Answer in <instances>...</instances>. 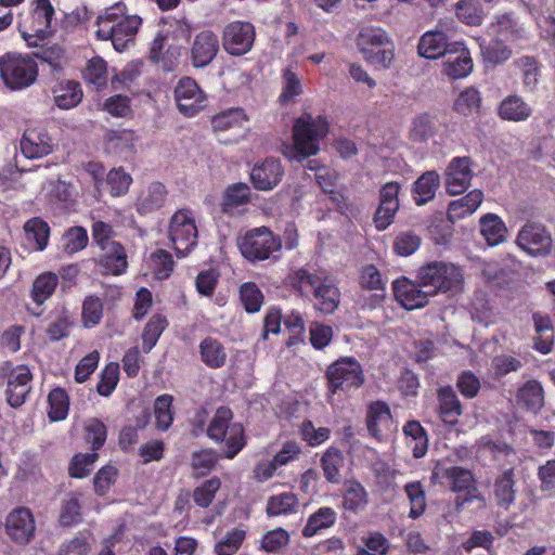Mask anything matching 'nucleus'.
Masks as SVG:
<instances>
[{
  "instance_id": "f257e3e1",
  "label": "nucleus",
  "mask_w": 555,
  "mask_h": 555,
  "mask_svg": "<svg viewBox=\"0 0 555 555\" xmlns=\"http://www.w3.org/2000/svg\"><path fill=\"white\" fill-rule=\"evenodd\" d=\"M141 25L139 15L129 14L124 2H116L98 16L95 36L100 40H111L114 49L122 52L134 41Z\"/></svg>"
},
{
  "instance_id": "f03ea898",
  "label": "nucleus",
  "mask_w": 555,
  "mask_h": 555,
  "mask_svg": "<svg viewBox=\"0 0 555 555\" xmlns=\"http://www.w3.org/2000/svg\"><path fill=\"white\" fill-rule=\"evenodd\" d=\"M434 482L442 483L446 480L453 492L456 493L455 507L462 511L465 505L473 504L474 508L485 507L486 502L480 494L473 473L460 466H446L437 463L431 472Z\"/></svg>"
},
{
  "instance_id": "7ed1b4c3",
  "label": "nucleus",
  "mask_w": 555,
  "mask_h": 555,
  "mask_svg": "<svg viewBox=\"0 0 555 555\" xmlns=\"http://www.w3.org/2000/svg\"><path fill=\"white\" fill-rule=\"evenodd\" d=\"M55 10L50 0H30L17 16V29L27 46H38L54 33Z\"/></svg>"
},
{
  "instance_id": "20e7f679",
  "label": "nucleus",
  "mask_w": 555,
  "mask_h": 555,
  "mask_svg": "<svg viewBox=\"0 0 555 555\" xmlns=\"http://www.w3.org/2000/svg\"><path fill=\"white\" fill-rule=\"evenodd\" d=\"M330 130L327 118L323 115L313 117L310 113H304L296 118L292 128L293 147L297 156L308 158L318 154L320 141Z\"/></svg>"
},
{
  "instance_id": "39448f33",
  "label": "nucleus",
  "mask_w": 555,
  "mask_h": 555,
  "mask_svg": "<svg viewBox=\"0 0 555 555\" xmlns=\"http://www.w3.org/2000/svg\"><path fill=\"white\" fill-rule=\"evenodd\" d=\"M207 436L216 443H223L224 456L234 459L245 447L244 427L238 422H233V412L228 406H220L212 416Z\"/></svg>"
},
{
  "instance_id": "423d86ee",
  "label": "nucleus",
  "mask_w": 555,
  "mask_h": 555,
  "mask_svg": "<svg viewBox=\"0 0 555 555\" xmlns=\"http://www.w3.org/2000/svg\"><path fill=\"white\" fill-rule=\"evenodd\" d=\"M38 75V64L31 55L10 51L0 56V78L12 91L33 86Z\"/></svg>"
},
{
  "instance_id": "0eeeda50",
  "label": "nucleus",
  "mask_w": 555,
  "mask_h": 555,
  "mask_svg": "<svg viewBox=\"0 0 555 555\" xmlns=\"http://www.w3.org/2000/svg\"><path fill=\"white\" fill-rule=\"evenodd\" d=\"M242 256L250 262L270 259L282 249V238L269 228L262 225L247 230L237 238Z\"/></svg>"
},
{
  "instance_id": "6e6552de",
  "label": "nucleus",
  "mask_w": 555,
  "mask_h": 555,
  "mask_svg": "<svg viewBox=\"0 0 555 555\" xmlns=\"http://www.w3.org/2000/svg\"><path fill=\"white\" fill-rule=\"evenodd\" d=\"M416 276L423 287H433L430 295L459 289L464 282L461 269L443 261H431L422 266Z\"/></svg>"
},
{
  "instance_id": "1a4fd4ad",
  "label": "nucleus",
  "mask_w": 555,
  "mask_h": 555,
  "mask_svg": "<svg viewBox=\"0 0 555 555\" xmlns=\"http://www.w3.org/2000/svg\"><path fill=\"white\" fill-rule=\"evenodd\" d=\"M169 240L178 257L189 255L197 245L198 231L192 210H177L169 222Z\"/></svg>"
},
{
  "instance_id": "9d476101",
  "label": "nucleus",
  "mask_w": 555,
  "mask_h": 555,
  "mask_svg": "<svg viewBox=\"0 0 555 555\" xmlns=\"http://www.w3.org/2000/svg\"><path fill=\"white\" fill-rule=\"evenodd\" d=\"M256 30L250 22L234 21L224 26L221 42L224 51L232 56L247 54L254 46Z\"/></svg>"
},
{
  "instance_id": "9b49d317",
  "label": "nucleus",
  "mask_w": 555,
  "mask_h": 555,
  "mask_svg": "<svg viewBox=\"0 0 555 555\" xmlns=\"http://www.w3.org/2000/svg\"><path fill=\"white\" fill-rule=\"evenodd\" d=\"M517 245L531 256H546L553 247V238L545 225L528 221L518 232Z\"/></svg>"
},
{
  "instance_id": "f8f14e48",
  "label": "nucleus",
  "mask_w": 555,
  "mask_h": 555,
  "mask_svg": "<svg viewBox=\"0 0 555 555\" xmlns=\"http://www.w3.org/2000/svg\"><path fill=\"white\" fill-rule=\"evenodd\" d=\"M179 112L185 117H193L206 106L207 96L196 80L191 77L181 78L173 90Z\"/></svg>"
},
{
  "instance_id": "ddd939ff",
  "label": "nucleus",
  "mask_w": 555,
  "mask_h": 555,
  "mask_svg": "<svg viewBox=\"0 0 555 555\" xmlns=\"http://www.w3.org/2000/svg\"><path fill=\"white\" fill-rule=\"evenodd\" d=\"M401 185L396 181L385 183L379 190V205L373 222L378 231H385L395 220L399 210V192Z\"/></svg>"
},
{
  "instance_id": "4468645a",
  "label": "nucleus",
  "mask_w": 555,
  "mask_h": 555,
  "mask_svg": "<svg viewBox=\"0 0 555 555\" xmlns=\"http://www.w3.org/2000/svg\"><path fill=\"white\" fill-rule=\"evenodd\" d=\"M473 179L472 159L467 156L453 157L444 172L446 191L450 195L464 193Z\"/></svg>"
},
{
  "instance_id": "2eb2a0df",
  "label": "nucleus",
  "mask_w": 555,
  "mask_h": 555,
  "mask_svg": "<svg viewBox=\"0 0 555 555\" xmlns=\"http://www.w3.org/2000/svg\"><path fill=\"white\" fill-rule=\"evenodd\" d=\"M220 50L218 36L212 30L197 33L190 49V60L195 68H204L216 59Z\"/></svg>"
},
{
  "instance_id": "dca6fc26",
  "label": "nucleus",
  "mask_w": 555,
  "mask_h": 555,
  "mask_svg": "<svg viewBox=\"0 0 555 555\" xmlns=\"http://www.w3.org/2000/svg\"><path fill=\"white\" fill-rule=\"evenodd\" d=\"M284 176V168L280 159L267 157L256 163L250 170V182L258 191H271Z\"/></svg>"
},
{
  "instance_id": "f3484780",
  "label": "nucleus",
  "mask_w": 555,
  "mask_h": 555,
  "mask_svg": "<svg viewBox=\"0 0 555 555\" xmlns=\"http://www.w3.org/2000/svg\"><path fill=\"white\" fill-rule=\"evenodd\" d=\"M443 73L451 79H463L467 77L474 68V62L469 50L463 42H452L449 52L442 63Z\"/></svg>"
},
{
  "instance_id": "a211bd4d",
  "label": "nucleus",
  "mask_w": 555,
  "mask_h": 555,
  "mask_svg": "<svg viewBox=\"0 0 555 555\" xmlns=\"http://www.w3.org/2000/svg\"><path fill=\"white\" fill-rule=\"evenodd\" d=\"M36 530L34 515L27 507H16L7 517V534L18 544H26Z\"/></svg>"
},
{
  "instance_id": "6ab92c4d",
  "label": "nucleus",
  "mask_w": 555,
  "mask_h": 555,
  "mask_svg": "<svg viewBox=\"0 0 555 555\" xmlns=\"http://www.w3.org/2000/svg\"><path fill=\"white\" fill-rule=\"evenodd\" d=\"M421 283H415L408 278L397 279L392 283L396 300L406 310L425 307L428 304L430 293L421 289Z\"/></svg>"
},
{
  "instance_id": "aec40b11",
  "label": "nucleus",
  "mask_w": 555,
  "mask_h": 555,
  "mask_svg": "<svg viewBox=\"0 0 555 555\" xmlns=\"http://www.w3.org/2000/svg\"><path fill=\"white\" fill-rule=\"evenodd\" d=\"M38 43V46H27L35 49L33 57L39 60L42 65H47L51 74H63L69 65V57L65 48L59 43L47 44L46 41H39Z\"/></svg>"
},
{
  "instance_id": "412c9836",
  "label": "nucleus",
  "mask_w": 555,
  "mask_h": 555,
  "mask_svg": "<svg viewBox=\"0 0 555 555\" xmlns=\"http://www.w3.org/2000/svg\"><path fill=\"white\" fill-rule=\"evenodd\" d=\"M21 151L29 159L43 157L52 152L51 138L42 128H28L21 140Z\"/></svg>"
},
{
  "instance_id": "4be33fe9",
  "label": "nucleus",
  "mask_w": 555,
  "mask_h": 555,
  "mask_svg": "<svg viewBox=\"0 0 555 555\" xmlns=\"http://www.w3.org/2000/svg\"><path fill=\"white\" fill-rule=\"evenodd\" d=\"M392 416L388 404L384 401L371 402L366 411V427L370 435L380 439L391 429Z\"/></svg>"
},
{
  "instance_id": "5701e85b",
  "label": "nucleus",
  "mask_w": 555,
  "mask_h": 555,
  "mask_svg": "<svg viewBox=\"0 0 555 555\" xmlns=\"http://www.w3.org/2000/svg\"><path fill=\"white\" fill-rule=\"evenodd\" d=\"M98 264L103 269L104 274L121 275L128 268V257L124 245L114 242L101 249Z\"/></svg>"
},
{
  "instance_id": "b1692460",
  "label": "nucleus",
  "mask_w": 555,
  "mask_h": 555,
  "mask_svg": "<svg viewBox=\"0 0 555 555\" xmlns=\"http://www.w3.org/2000/svg\"><path fill=\"white\" fill-rule=\"evenodd\" d=\"M327 382H364L360 362L353 357H340L326 371Z\"/></svg>"
},
{
  "instance_id": "393cba45",
  "label": "nucleus",
  "mask_w": 555,
  "mask_h": 555,
  "mask_svg": "<svg viewBox=\"0 0 555 555\" xmlns=\"http://www.w3.org/2000/svg\"><path fill=\"white\" fill-rule=\"evenodd\" d=\"M311 292L315 300L314 307L317 310L324 314H330L337 309L340 291L328 278H322Z\"/></svg>"
},
{
  "instance_id": "a878e982",
  "label": "nucleus",
  "mask_w": 555,
  "mask_h": 555,
  "mask_svg": "<svg viewBox=\"0 0 555 555\" xmlns=\"http://www.w3.org/2000/svg\"><path fill=\"white\" fill-rule=\"evenodd\" d=\"M451 48L448 42V36L442 30L426 31L420 39L417 52L420 56L428 60H437L446 56Z\"/></svg>"
},
{
  "instance_id": "bb28decb",
  "label": "nucleus",
  "mask_w": 555,
  "mask_h": 555,
  "mask_svg": "<svg viewBox=\"0 0 555 555\" xmlns=\"http://www.w3.org/2000/svg\"><path fill=\"white\" fill-rule=\"evenodd\" d=\"M483 201V193L478 190H472L463 197L452 201L448 205L447 215L451 222L461 220L474 214Z\"/></svg>"
},
{
  "instance_id": "cd10ccee",
  "label": "nucleus",
  "mask_w": 555,
  "mask_h": 555,
  "mask_svg": "<svg viewBox=\"0 0 555 555\" xmlns=\"http://www.w3.org/2000/svg\"><path fill=\"white\" fill-rule=\"evenodd\" d=\"M440 186V176L435 170L425 171L413 184L412 196L417 206L431 202Z\"/></svg>"
},
{
  "instance_id": "c85d7f7f",
  "label": "nucleus",
  "mask_w": 555,
  "mask_h": 555,
  "mask_svg": "<svg viewBox=\"0 0 555 555\" xmlns=\"http://www.w3.org/2000/svg\"><path fill=\"white\" fill-rule=\"evenodd\" d=\"M482 96L480 91L469 86L464 88L454 99L452 109L460 116L474 117L481 112Z\"/></svg>"
},
{
  "instance_id": "c756f323",
  "label": "nucleus",
  "mask_w": 555,
  "mask_h": 555,
  "mask_svg": "<svg viewBox=\"0 0 555 555\" xmlns=\"http://www.w3.org/2000/svg\"><path fill=\"white\" fill-rule=\"evenodd\" d=\"M532 114L531 106L519 95H507L503 99L498 108L501 119L507 121H525Z\"/></svg>"
},
{
  "instance_id": "7c9ffc66",
  "label": "nucleus",
  "mask_w": 555,
  "mask_h": 555,
  "mask_svg": "<svg viewBox=\"0 0 555 555\" xmlns=\"http://www.w3.org/2000/svg\"><path fill=\"white\" fill-rule=\"evenodd\" d=\"M52 91L56 106L62 109L76 107L83 95L80 83L75 80L60 81Z\"/></svg>"
},
{
  "instance_id": "2f4dec72",
  "label": "nucleus",
  "mask_w": 555,
  "mask_h": 555,
  "mask_svg": "<svg viewBox=\"0 0 555 555\" xmlns=\"http://www.w3.org/2000/svg\"><path fill=\"white\" fill-rule=\"evenodd\" d=\"M167 195L166 186L160 182L151 183L146 191L138 197L135 206L140 215H146L158 210L164 206Z\"/></svg>"
},
{
  "instance_id": "473e14b6",
  "label": "nucleus",
  "mask_w": 555,
  "mask_h": 555,
  "mask_svg": "<svg viewBox=\"0 0 555 555\" xmlns=\"http://www.w3.org/2000/svg\"><path fill=\"white\" fill-rule=\"evenodd\" d=\"M248 120L249 116L243 107H230L214 115L210 124L215 132H225L243 127Z\"/></svg>"
},
{
  "instance_id": "72a5a7b5",
  "label": "nucleus",
  "mask_w": 555,
  "mask_h": 555,
  "mask_svg": "<svg viewBox=\"0 0 555 555\" xmlns=\"http://www.w3.org/2000/svg\"><path fill=\"white\" fill-rule=\"evenodd\" d=\"M479 48L483 62L488 64H503L512 56V49L499 37L492 38L489 41L480 40Z\"/></svg>"
},
{
  "instance_id": "f704fd0d",
  "label": "nucleus",
  "mask_w": 555,
  "mask_h": 555,
  "mask_svg": "<svg viewBox=\"0 0 555 555\" xmlns=\"http://www.w3.org/2000/svg\"><path fill=\"white\" fill-rule=\"evenodd\" d=\"M403 434L408 448L411 449L414 457H423L428 449V438L425 429L417 421H410L403 426Z\"/></svg>"
},
{
  "instance_id": "c9c22d12",
  "label": "nucleus",
  "mask_w": 555,
  "mask_h": 555,
  "mask_svg": "<svg viewBox=\"0 0 555 555\" xmlns=\"http://www.w3.org/2000/svg\"><path fill=\"white\" fill-rule=\"evenodd\" d=\"M299 501L294 492H283L271 495L267 501L266 512L269 517L297 513Z\"/></svg>"
},
{
  "instance_id": "e433bc0d",
  "label": "nucleus",
  "mask_w": 555,
  "mask_h": 555,
  "mask_svg": "<svg viewBox=\"0 0 555 555\" xmlns=\"http://www.w3.org/2000/svg\"><path fill=\"white\" fill-rule=\"evenodd\" d=\"M199 354L201 360L210 369H219L225 364V349L216 338H204L199 344Z\"/></svg>"
},
{
  "instance_id": "4c0bfd02",
  "label": "nucleus",
  "mask_w": 555,
  "mask_h": 555,
  "mask_svg": "<svg viewBox=\"0 0 555 555\" xmlns=\"http://www.w3.org/2000/svg\"><path fill=\"white\" fill-rule=\"evenodd\" d=\"M72 326L69 311L65 307H61L51 313V321L46 328V334L51 341H59L69 336Z\"/></svg>"
},
{
  "instance_id": "58836bf2",
  "label": "nucleus",
  "mask_w": 555,
  "mask_h": 555,
  "mask_svg": "<svg viewBox=\"0 0 555 555\" xmlns=\"http://www.w3.org/2000/svg\"><path fill=\"white\" fill-rule=\"evenodd\" d=\"M439 402H440V417L443 423L454 425L457 423V418L462 413L460 401L448 385L439 389Z\"/></svg>"
},
{
  "instance_id": "ea45409f",
  "label": "nucleus",
  "mask_w": 555,
  "mask_h": 555,
  "mask_svg": "<svg viewBox=\"0 0 555 555\" xmlns=\"http://www.w3.org/2000/svg\"><path fill=\"white\" fill-rule=\"evenodd\" d=\"M533 322L537 336L534 337L533 348L539 352L546 354L553 347V326L548 315L534 313Z\"/></svg>"
},
{
  "instance_id": "a19ab883",
  "label": "nucleus",
  "mask_w": 555,
  "mask_h": 555,
  "mask_svg": "<svg viewBox=\"0 0 555 555\" xmlns=\"http://www.w3.org/2000/svg\"><path fill=\"white\" fill-rule=\"evenodd\" d=\"M389 43V38L385 30L379 27H364L359 31L357 46L364 55L375 49H379Z\"/></svg>"
},
{
  "instance_id": "79ce46f5",
  "label": "nucleus",
  "mask_w": 555,
  "mask_h": 555,
  "mask_svg": "<svg viewBox=\"0 0 555 555\" xmlns=\"http://www.w3.org/2000/svg\"><path fill=\"white\" fill-rule=\"evenodd\" d=\"M59 276L54 272L39 274L33 282L31 298L38 306L43 305L55 292Z\"/></svg>"
},
{
  "instance_id": "37998d69",
  "label": "nucleus",
  "mask_w": 555,
  "mask_h": 555,
  "mask_svg": "<svg viewBox=\"0 0 555 555\" xmlns=\"http://www.w3.org/2000/svg\"><path fill=\"white\" fill-rule=\"evenodd\" d=\"M321 467L328 482L339 483L341 480L340 470L344 467L343 452L335 447L328 448L321 457Z\"/></svg>"
},
{
  "instance_id": "c03bdc74",
  "label": "nucleus",
  "mask_w": 555,
  "mask_h": 555,
  "mask_svg": "<svg viewBox=\"0 0 555 555\" xmlns=\"http://www.w3.org/2000/svg\"><path fill=\"white\" fill-rule=\"evenodd\" d=\"M168 324L167 318L160 313H155L150 318L142 332V348L144 352L149 353L153 349Z\"/></svg>"
},
{
  "instance_id": "a18cd8bd",
  "label": "nucleus",
  "mask_w": 555,
  "mask_h": 555,
  "mask_svg": "<svg viewBox=\"0 0 555 555\" xmlns=\"http://www.w3.org/2000/svg\"><path fill=\"white\" fill-rule=\"evenodd\" d=\"M480 231L488 244L495 246L504 241L506 227L500 217L487 214L480 218Z\"/></svg>"
},
{
  "instance_id": "49530a36",
  "label": "nucleus",
  "mask_w": 555,
  "mask_h": 555,
  "mask_svg": "<svg viewBox=\"0 0 555 555\" xmlns=\"http://www.w3.org/2000/svg\"><path fill=\"white\" fill-rule=\"evenodd\" d=\"M513 469L505 470L494 483V495L499 506L507 509L515 501Z\"/></svg>"
},
{
  "instance_id": "de8ad7c7",
  "label": "nucleus",
  "mask_w": 555,
  "mask_h": 555,
  "mask_svg": "<svg viewBox=\"0 0 555 555\" xmlns=\"http://www.w3.org/2000/svg\"><path fill=\"white\" fill-rule=\"evenodd\" d=\"M322 278L305 268L292 271L286 278V284L300 296L312 291Z\"/></svg>"
},
{
  "instance_id": "09e8293b",
  "label": "nucleus",
  "mask_w": 555,
  "mask_h": 555,
  "mask_svg": "<svg viewBox=\"0 0 555 555\" xmlns=\"http://www.w3.org/2000/svg\"><path fill=\"white\" fill-rule=\"evenodd\" d=\"M336 521V512L331 507H320L309 516L302 534L307 538L315 535L320 530L332 527Z\"/></svg>"
},
{
  "instance_id": "8fccbe9b",
  "label": "nucleus",
  "mask_w": 555,
  "mask_h": 555,
  "mask_svg": "<svg viewBox=\"0 0 555 555\" xmlns=\"http://www.w3.org/2000/svg\"><path fill=\"white\" fill-rule=\"evenodd\" d=\"M367 503L369 494L365 488L358 481L349 482L343 498L345 509L359 513L365 508Z\"/></svg>"
},
{
  "instance_id": "3c124183",
  "label": "nucleus",
  "mask_w": 555,
  "mask_h": 555,
  "mask_svg": "<svg viewBox=\"0 0 555 555\" xmlns=\"http://www.w3.org/2000/svg\"><path fill=\"white\" fill-rule=\"evenodd\" d=\"M404 492L410 504L409 517L417 519L427 506L425 489L420 481H412L404 486Z\"/></svg>"
},
{
  "instance_id": "603ef678",
  "label": "nucleus",
  "mask_w": 555,
  "mask_h": 555,
  "mask_svg": "<svg viewBox=\"0 0 555 555\" xmlns=\"http://www.w3.org/2000/svg\"><path fill=\"white\" fill-rule=\"evenodd\" d=\"M283 88L279 95V103L282 106L295 102V99L302 94V85L295 72L291 68H285L282 74Z\"/></svg>"
},
{
  "instance_id": "864d4df0",
  "label": "nucleus",
  "mask_w": 555,
  "mask_h": 555,
  "mask_svg": "<svg viewBox=\"0 0 555 555\" xmlns=\"http://www.w3.org/2000/svg\"><path fill=\"white\" fill-rule=\"evenodd\" d=\"M24 230L27 238L35 242L36 250H43L48 246L50 237V227L48 222L39 217H35L25 223Z\"/></svg>"
},
{
  "instance_id": "5fc2aeb1",
  "label": "nucleus",
  "mask_w": 555,
  "mask_h": 555,
  "mask_svg": "<svg viewBox=\"0 0 555 555\" xmlns=\"http://www.w3.org/2000/svg\"><path fill=\"white\" fill-rule=\"evenodd\" d=\"M83 78L87 83L93 85L101 90L107 85V63L101 56H94L88 61L83 70Z\"/></svg>"
},
{
  "instance_id": "6e6d98bb",
  "label": "nucleus",
  "mask_w": 555,
  "mask_h": 555,
  "mask_svg": "<svg viewBox=\"0 0 555 555\" xmlns=\"http://www.w3.org/2000/svg\"><path fill=\"white\" fill-rule=\"evenodd\" d=\"M517 401L527 410L538 412L544 402L543 389L541 384H524L518 389Z\"/></svg>"
},
{
  "instance_id": "4d7b16f0",
  "label": "nucleus",
  "mask_w": 555,
  "mask_h": 555,
  "mask_svg": "<svg viewBox=\"0 0 555 555\" xmlns=\"http://www.w3.org/2000/svg\"><path fill=\"white\" fill-rule=\"evenodd\" d=\"M492 31L504 40L515 41L524 37V29L518 26L512 14L498 16L495 23L491 24Z\"/></svg>"
},
{
  "instance_id": "13d9d810",
  "label": "nucleus",
  "mask_w": 555,
  "mask_h": 555,
  "mask_svg": "<svg viewBox=\"0 0 555 555\" xmlns=\"http://www.w3.org/2000/svg\"><path fill=\"white\" fill-rule=\"evenodd\" d=\"M63 250L67 255H74L85 249L89 242L88 232L83 227H70L62 236Z\"/></svg>"
},
{
  "instance_id": "bf43d9fd",
  "label": "nucleus",
  "mask_w": 555,
  "mask_h": 555,
  "mask_svg": "<svg viewBox=\"0 0 555 555\" xmlns=\"http://www.w3.org/2000/svg\"><path fill=\"white\" fill-rule=\"evenodd\" d=\"M455 14L460 21L470 26H478L483 20V11L478 0H460Z\"/></svg>"
},
{
  "instance_id": "052dcab7",
  "label": "nucleus",
  "mask_w": 555,
  "mask_h": 555,
  "mask_svg": "<svg viewBox=\"0 0 555 555\" xmlns=\"http://www.w3.org/2000/svg\"><path fill=\"white\" fill-rule=\"evenodd\" d=\"M104 312V305L100 297L95 295L87 296L82 302L81 321L85 327L98 325Z\"/></svg>"
},
{
  "instance_id": "680f3d73",
  "label": "nucleus",
  "mask_w": 555,
  "mask_h": 555,
  "mask_svg": "<svg viewBox=\"0 0 555 555\" xmlns=\"http://www.w3.org/2000/svg\"><path fill=\"white\" fill-rule=\"evenodd\" d=\"M250 189L246 183L229 185L223 194L222 211L228 212L232 208L249 202Z\"/></svg>"
},
{
  "instance_id": "e2e57ef3",
  "label": "nucleus",
  "mask_w": 555,
  "mask_h": 555,
  "mask_svg": "<svg viewBox=\"0 0 555 555\" xmlns=\"http://www.w3.org/2000/svg\"><path fill=\"white\" fill-rule=\"evenodd\" d=\"M48 415L51 421L57 422L66 418L69 410V399L67 393L61 389H53L48 397Z\"/></svg>"
},
{
  "instance_id": "0e129e2a",
  "label": "nucleus",
  "mask_w": 555,
  "mask_h": 555,
  "mask_svg": "<svg viewBox=\"0 0 555 555\" xmlns=\"http://www.w3.org/2000/svg\"><path fill=\"white\" fill-rule=\"evenodd\" d=\"M131 183V176L127 173L122 168H113L109 170L104 181V185L107 186L108 193L115 197L125 195L128 192Z\"/></svg>"
},
{
  "instance_id": "69168bd1",
  "label": "nucleus",
  "mask_w": 555,
  "mask_h": 555,
  "mask_svg": "<svg viewBox=\"0 0 555 555\" xmlns=\"http://www.w3.org/2000/svg\"><path fill=\"white\" fill-rule=\"evenodd\" d=\"M240 299L248 313L258 312L263 304V295L254 282H246L240 286Z\"/></svg>"
},
{
  "instance_id": "338daca9",
  "label": "nucleus",
  "mask_w": 555,
  "mask_h": 555,
  "mask_svg": "<svg viewBox=\"0 0 555 555\" xmlns=\"http://www.w3.org/2000/svg\"><path fill=\"white\" fill-rule=\"evenodd\" d=\"M246 538V531L240 528H235L229 531L215 545V553L217 555H234L241 547L243 541Z\"/></svg>"
},
{
  "instance_id": "774afa93",
  "label": "nucleus",
  "mask_w": 555,
  "mask_h": 555,
  "mask_svg": "<svg viewBox=\"0 0 555 555\" xmlns=\"http://www.w3.org/2000/svg\"><path fill=\"white\" fill-rule=\"evenodd\" d=\"M92 542L93 538L91 533H79L61 546L59 555H90Z\"/></svg>"
}]
</instances>
